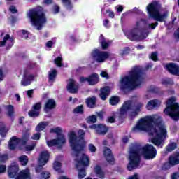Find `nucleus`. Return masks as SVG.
Listing matches in <instances>:
<instances>
[{
    "mask_svg": "<svg viewBox=\"0 0 179 179\" xmlns=\"http://www.w3.org/2000/svg\"><path fill=\"white\" fill-rule=\"evenodd\" d=\"M22 38L27 40L29 38V32L26 30H22Z\"/></svg>",
    "mask_w": 179,
    "mask_h": 179,
    "instance_id": "338daca9",
    "label": "nucleus"
},
{
    "mask_svg": "<svg viewBox=\"0 0 179 179\" xmlns=\"http://www.w3.org/2000/svg\"><path fill=\"white\" fill-rule=\"evenodd\" d=\"M141 152L145 160H152L156 157L157 150L152 144H146L143 147L139 144H134L130 148L127 170L132 171L141 164Z\"/></svg>",
    "mask_w": 179,
    "mask_h": 179,
    "instance_id": "f03ea898",
    "label": "nucleus"
},
{
    "mask_svg": "<svg viewBox=\"0 0 179 179\" xmlns=\"http://www.w3.org/2000/svg\"><path fill=\"white\" fill-rule=\"evenodd\" d=\"M92 57L96 62H104L110 57L108 52L100 51L98 49L94 50Z\"/></svg>",
    "mask_w": 179,
    "mask_h": 179,
    "instance_id": "4468645a",
    "label": "nucleus"
},
{
    "mask_svg": "<svg viewBox=\"0 0 179 179\" xmlns=\"http://www.w3.org/2000/svg\"><path fill=\"white\" fill-rule=\"evenodd\" d=\"M53 169L56 171H59L61 170V162L56 161L53 164Z\"/></svg>",
    "mask_w": 179,
    "mask_h": 179,
    "instance_id": "864d4df0",
    "label": "nucleus"
},
{
    "mask_svg": "<svg viewBox=\"0 0 179 179\" xmlns=\"http://www.w3.org/2000/svg\"><path fill=\"white\" fill-rule=\"evenodd\" d=\"M103 156L110 166H114L115 164V159H114V155L111 152V149L108 147H104L103 149Z\"/></svg>",
    "mask_w": 179,
    "mask_h": 179,
    "instance_id": "2eb2a0df",
    "label": "nucleus"
},
{
    "mask_svg": "<svg viewBox=\"0 0 179 179\" xmlns=\"http://www.w3.org/2000/svg\"><path fill=\"white\" fill-rule=\"evenodd\" d=\"M157 99H153V100H150L148 102L147 105H146V108L147 110H153V108H155V107H157Z\"/></svg>",
    "mask_w": 179,
    "mask_h": 179,
    "instance_id": "72a5a7b5",
    "label": "nucleus"
},
{
    "mask_svg": "<svg viewBox=\"0 0 179 179\" xmlns=\"http://www.w3.org/2000/svg\"><path fill=\"white\" fill-rule=\"evenodd\" d=\"M27 178H30V172L26 170L21 171L15 178V179H27Z\"/></svg>",
    "mask_w": 179,
    "mask_h": 179,
    "instance_id": "2f4dec72",
    "label": "nucleus"
},
{
    "mask_svg": "<svg viewBox=\"0 0 179 179\" xmlns=\"http://www.w3.org/2000/svg\"><path fill=\"white\" fill-rule=\"evenodd\" d=\"M100 82V77L97 73H92L91 75L88 76V83L91 86H94V85H97Z\"/></svg>",
    "mask_w": 179,
    "mask_h": 179,
    "instance_id": "4be33fe9",
    "label": "nucleus"
},
{
    "mask_svg": "<svg viewBox=\"0 0 179 179\" xmlns=\"http://www.w3.org/2000/svg\"><path fill=\"white\" fill-rule=\"evenodd\" d=\"M33 80H34V75L29 74V70H24L23 78L21 80V85L22 86H29V85H31Z\"/></svg>",
    "mask_w": 179,
    "mask_h": 179,
    "instance_id": "dca6fc26",
    "label": "nucleus"
},
{
    "mask_svg": "<svg viewBox=\"0 0 179 179\" xmlns=\"http://www.w3.org/2000/svg\"><path fill=\"white\" fill-rule=\"evenodd\" d=\"M9 38H10V35L6 34L4 36L3 41H0V47H3Z\"/></svg>",
    "mask_w": 179,
    "mask_h": 179,
    "instance_id": "603ef678",
    "label": "nucleus"
},
{
    "mask_svg": "<svg viewBox=\"0 0 179 179\" xmlns=\"http://www.w3.org/2000/svg\"><path fill=\"white\" fill-rule=\"evenodd\" d=\"M148 92H150V93H155V94H159V93H160V89L155 86H151Z\"/></svg>",
    "mask_w": 179,
    "mask_h": 179,
    "instance_id": "09e8293b",
    "label": "nucleus"
},
{
    "mask_svg": "<svg viewBox=\"0 0 179 179\" xmlns=\"http://www.w3.org/2000/svg\"><path fill=\"white\" fill-rule=\"evenodd\" d=\"M110 93H111V88L110 86H104L99 89V97L101 100L103 101H106L107 100V96H110Z\"/></svg>",
    "mask_w": 179,
    "mask_h": 179,
    "instance_id": "f3484780",
    "label": "nucleus"
},
{
    "mask_svg": "<svg viewBox=\"0 0 179 179\" xmlns=\"http://www.w3.org/2000/svg\"><path fill=\"white\" fill-rule=\"evenodd\" d=\"M55 107H57V102H55V100L53 99H48L45 106H44V109L45 110H54V108H55Z\"/></svg>",
    "mask_w": 179,
    "mask_h": 179,
    "instance_id": "bb28decb",
    "label": "nucleus"
},
{
    "mask_svg": "<svg viewBox=\"0 0 179 179\" xmlns=\"http://www.w3.org/2000/svg\"><path fill=\"white\" fill-rule=\"evenodd\" d=\"M126 37L128 40H130V41H140V40H143V38L142 34H139L138 28H134L131 29L126 34Z\"/></svg>",
    "mask_w": 179,
    "mask_h": 179,
    "instance_id": "ddd939ff",
    "label": "nucleus"
},
{
    "mask_svg": "<svg viewBox=\"0 0 179 179\" xmlns=\"http://www.w3.org/2000/svg\"><path fill=\"white\" fill-rule=\"evenodd\" d=\"M50 134H56L57 138L56 139H52L47 141V145L49 148H52V146H62L66 142L65 140V136L62 134V129L61 127H57L56 128H52L50 130Z\"/></svg>",
    "mask_w": 179,
    "mask_h": 179,
    "instance_id": "6e6552de",
    "label": "nucleus"
},
{
    "mask_svg": "<svg viewBox=\"0 0 179 179\" xmlns=\"http://www.w3.org/2000/svg\"><path fill=\"white\" fill-rule=\"evenodd\" d=\"M129 52H131V48L125 47L120 52V57H125V55H128V54H129Z\"/></svg>",
    "mask_w": 179,
    "mask_h": 179,
    "instance_id": "a19ab883",
    "label": "nucleus"
},
{
    "mask_svg": "<svg viewBox=\"0 0 179 179\" xmlns=\"http://www.w3.org/2000/svg\"><path fill=\"white\" fill-rule=\"evenodd\" d=\"M99 43L101 47V50L103 51H106V50L110 47V43L107 42L106 37H104L103 34H101L100 36L99 37Z\"/></svg>",
    "mask_w": 179,
    "mask_h": 179,
    "instance_id": "b1692460",
    "label": "nucleus"
},
{
    "mask_svg": "<svg viewBox=\"0 0 179 179\" xmlns=\"http://www.w3.org/2000/svg\"><path fill=\"white\" fill-rule=\"evenodd\" d=\"M8 42L9 43H8L7 46H6V50H10L12 48V47H13V44H15V39L13 38H8Z\"/></svg>",
    "mask_w": 179,
    "mask_h": 179,
    "instance_id": "8fccbe9b",
    "label": "nucleus"
},
{
    "mask_svg": "<svg viewBox=\"0 0 179 179\" xmlns=\"http://www.w3.org/2000/svg\"><path fill=\"white\" fill-rule=\"evenodd\" d=\"M97 103V98L94 96L85 99V104L88 108H94Z\"/></svg>",
    "mask_w": 179,
    "mask_h": 179,
    "instance_id": "393cba45",
    "label": "nucleus"
},
{
    "mask_svg": "<svg viewBox=\"0 0 179 179\" xmlns=\"http://www.w3.org/2000/svg\"><path fill=\"white\" fill-rule=\"evenodd\" d=\"M58 72L55 69H52L49 71L48 82H55Z\"/></svg>",
    "mask_w": 179,
    "mask_h": 179,
    "instance_id": "473e14b6",
    "label": "nucleus"
},
{
    "mask_svg": "<svg viewBox=\"0 0 179 179\" xmlns=\"http://www.w3.org/2000/svg\"><path fill=\"white\" fill-rule=\"evenodd\" d=\"M55 64L57 65V66H59V68H61L62 66V57H57L54 60Z\"/></svg>",
    "mask_w": 179,
    "mask_h": 179,
    "instance_id": "de8ad7c7",
    "label": "nucleus"
},
{
    "mask_svg": "<svg viewBox=\"0 0 179 179\" xmlns=\"http://www.w3.org/2000/svg\"><path fill=\"white\" fill-rule=\"evenodd\" d=\"M50 160V152L48 151H42L40 154V157L38 159L39 165L35 169L36 173H41L43 171V166H45L48 161Z\"/></svg>",
    "mask_w": 179,
    "mask_h": 179,
    "instance_id": "9b49d317",
    "label": "nucleus"
},
{
    "mask_svg": "<svg viewBox=\"0 0 179 179\" xmlns=\"http://www.w3.org/2000/svg\"><path fill=\"white\" fill-rule=\"evenodd\" d=\"M164 113L165 115H168L173 121L179 120V104L176 102V98L172 96L167 100Z\"/></svg>",
    "mask_w": 179,
    "mask_h": 179,
    "instance_id": "0eeeda50",
    "label": "nucleus"
},
{
    "mask_svg": "<svg viewBox=\"0 0 179 179\" xmlns=\"http://www.w3.org/2000/svg\"><path fill=\"white\" fill-rule=\"evenodd\" d=\"M9 159V155L8 154H3L0 155V164H5Z\"/></svg>",
    "mask_w": 179,
    "mask_h": 179,
    "instance_id": "79ce46f5",
    "label": "nucleus"
},
{
    "mask_svg": "<svg viewBox=\"0 0 179 179\" xmlns=\"http://www.w3.org/2000/svg\"><path fill=\"white\" fill-rule=\"evenodd\" d=\"M100 76H101V78H106V79H110V76H108V73L104 71H102L101 72Z\"/></svg>",
    "mask_w": 179,
    "mask_h": 179,
    "instance_id": "052dcab7",
    "label": "nucleus"
},
{
    "mask_svg": "<svg viewBox=\"0 0 179 179\" xmlns=\"http://www.w3.org/2000/svg\"><path fill=\"white\" fill-rule=\"evenodd\" d=\"M88 149L90 152H91L92 153H96V151L97 150V148H96V146H94V145L92 143L88 145Z\"/></svg>",
    "mask_w": 179,
    "mask_h": 179,
    "instance_id": "13d9d810",
    "label": "nucleus"
},
{
    "mask_svg": "<svg viewBox=\"0 0 179 179\" xmlns=\"http://www.w3.org/2000/svg\"><path fill=\"white\" fill-rule=\"evenodd\" d=\"M132 131H150V134L154 136L150 139V142L155 146L161 148L164 146V142L169 138L167 129L163 122L152 116L140 119Z\"/></svg>",
    "mask_w": 179,
    "mask_h": 179,
    "instance_id": "f257e3e1",
    "label": "nucleus"
},
{
    "mask_svg": "<svg viewBox=\"0 0 179 179\" xmlns=\"http://www.w3.org/2000/svg\"><path fill=\"white\" fill-rule=\"evenodd\" d=\"M146 9L149 19H153L155 20V22L148 24V27L149 29H151V30H155V29L159 26V22L160 23H163V22L166 20L167 14L160 13V10H159V3L157 1L149 3L146 6Z\"/></svg>",
    "mask_w": 179,
    "mask_h": 179,
    "instance_id": "39448f33",
    "label": "nucleus"
},
{
    "mask_svg": "<svg viewBox=\"0 0 179 179\" xmlns=\"http://www.w3.org/2000/svg\"><path fill=\"white\" fill-rule=\"evenodd\" d=\"M121 90H135L137 87H141L142 85V69L139 66H135L129 71L128 75L120 80Z\"/></svg>",
    "mask_w": 179,
    "mask_h": 179,
    "instance_id": "7ed1b4c3",
    "label": "nucleus"
},
{
    "mask_svg": "<svg viewBox=\"0 0 179 179\" xmlns=\"http://www.w3.org/2000/svg\"><path fill=\"white\" fill-rule=\"evenodd\" d=\"M28 17L31 24L36 27V30H43V27L47 23L45 11L44 8L40 6L29 10Z\"/></svg>",
    "mask_w": 179,
    "mask_h": 179,
    "instance_id": "423d86ee",
    "label": "nucleus"
},
{
    "mask_svg": "<svg viewBox=\"0 0 179 179\" xmlns=\"http://www.w3.org/2000/svg\"><path fill=\"white\" fill-rule=\"evenodd\" d=\"M62 2L64 6H65L68 10H72L73 8V5L72 4L71 0H62Z\"/></svg>",
    "mask_w": 179,
    "mask_h": 179,
    "instance_id": "c9c22d12",
    "label": "nucleus"
},
{
    "mask_svg": "<svg viewBox=\"0 0 179 179\" xmlns=\"http://www.w3.org/2000/svg\"><path fill=\"white\" fill-rule=\"evenodd\" d=\"M106 13H108V16L109 17H111V19L114 18V16H115L114 12L111 11L110 9L106 10Z\"/></svg>",
    "mask_w": 179,
    "mask_h": 179,
    "instance_id": "69168bd1",
    "label": "nucleus"
},
{
    "mask_svg": "<svg viewBox=\"0 0 179 179\" xmlns=\"http://www.w3.org/2000/svg\"><path fill=\"white\" fill-rule=\"evenodd\" d=\"M141 24H143V26H146V24H148V20L142 18L139 21H137L136 23V27H141Z\"/></svg>",
    "mask_w": 179,
    "mask_h": 179,
    "instance_id": "49530a36",
    "label": "nucleus"
},
{
    "mask_svg": "<svg viewBox=\"0 0 179 179\" xmlns=\"http://www.w3.org/2000/svg\"><path fill=\"white\" fill-rule=\"evenodd\" d=\"M179 164V151L176 152L173 155H171L168 158V162L164 163L162 165L163 170H170L171 167Z\"/></svg>",
    "mask_w": 179,
    "mask_h": 179,
    "instance_id": "9d476101",
    "label": "nucleus"
},
{
    "mask_svg": "<svg viewBox=\"0 0 179 179\" xmlns=\"http://www.w3.org/2000/svg\"><path fill=\"white\" fill-rule=\"evenodd\" d=\"M107 122H109V124H114V122H115V117L114 116L108 117Z\"/></svg>",
    "mask_w": 179,
    "mask_h": 179,
    "instance_id": "680f3d73",
    "label": "nucleus"
},
{
    "mask_svg": "<svg viewBox=\"0 0 179 179\" xmlns=\"http://www.w3.org/2000/svg\"><path fill=\"white\" fill-rule=\"evenodd\" d=\"M66 87L69 93L71 94H75L79 91V85L76 84L75 80L73 78L69 80V83L67 85Z\"/></svg>",
    "mask_w": 179,
    "mask_h": 179,
    "instance_id": "6ab92c4d",
    "label": "nucleus"
},
{
    "mask_svg": "<svg viewBox=\"0 0 179 179\" xmlns=\"http://www.w3.org/2000/svg\"><path fill=\"white\" fill-rule=\"evenodd\" d=\"M9 10L11 12V13H17V10L15 6L11 5L9 8Z\"/></svg>",
    "mask_w": 179,
    "mask_h": 179,
    "instance_id": "774afa93",
    "label": "nucleus"
},
{
    "mask_svg": "<svg viewBox=\"0 0 179 179\" xmlns=\"http://www.w3.org/2000/svg\"><path fill=\"white\" fill-rule=\"evenodd\" d=\"M132 107V101H126L122 106L120 110L118 120L120 122H124L125 118H127V113L131 110Z\"/></svg>",
    "mask_w": 179,
    "mask_h": 179,
    "instance_id": "f8f14e48",
    "label": "nucleus"
},
{
    "mask_svg": "<svg viewBox=\"0 0 179 179\" xmlns=\"http://www.w3.org/2000/svg\"><path fill=\"white\" fill-rule=\"evenodd\" d=\"M94 171L99 178H106V173L103 171V169H101V166L96 165L95 167H94Z\"/></svg>",
    "mask_w": 179,
    "mask_h": 179,
    "instance_id": "cd10ccee",
    "label": "nucleus"
},
{
    "mask_svg": "<svg viewBox=\"0 0 179 179\" xmlns=\"http://www.w3.org/2000/svg\"><path fill=\"white\" fill-rule=\"evenodd\" d=\"M28 115L31 118H37L40 116V112L32 109L28 112Z\"/></svg>",
    "mask_w": 179,
    "mask_h": 179,
    "instance_id": "ea45409f",
    "label": "nucleus"
},
{
    "mask_svg": "<svg viewBox=\"0 0 179 179\" xmlns=\"http://www.w3.org/2000/svg\"><path fill=\"white\" fill-rule=\"evenodd\" d=\"M41 177L44 179H48L51 177V173L48 171H43L41 173Z\"/></svg>",
    "mask_w": 179,
    "mask_h": 179,
    "instance_id": "6e6d98bb",
    "label": "nucleus"
},
{
    "mask_svg": "<svg viewBox=\"0 0 179 179\" xmlns=\"http://www.w3.org/2000/svg\"><path fill=\"white\" fill-rule=\"evenodd\" d=\"M121 101V98L119 96L113 95L109 98V104L110 106H118Z\"/></svg>",
    "mask_w": 179,
    "mask_h": 179,
    "instance_id": "c756f323",
    "label": "nucleus"
},
{
    "mask_svg": "<svg viewBox=\"0 0 179 179\" xmlns=\"http://www.w3.org/2000/svg\"><path fill=\"white\" fill-rule=\"evenodd\" d=\"M76 164H78L79 167H80V166L83 167H87L89 164H90V159L89 158V156L86 155V154H83L80 159L78 161Z\"/></svg>",
    "mask_w": 179,
    "mask_h": 179,
    "instance_id": "412c9836",
    "label": "nucleus"
},
{
    "mask_svg": "<svg viewBox=\"0 0 179 179\" xmlns=\"http://www.w3.org/2000/svg\"><path fill=\"white\" fill-rule=\"evenodd\" d=\"M97 122V116H96L95 115H92L91 116H89L87 118V123H92V124H94Z\"/></svg>",
    "mask_w": 179,
    "mask_h": 179,
    "instance_id": "c03bdc74",
    "label": "nucleus"
},
{
    "mask_svg": "<svg viewBox=\"0 0 179 179\" xmlns=\"http://www.w3.org/2000/svg\"><path fill=\"white\" fill-rule=\"evenodd\" d=\"M47 122H41L36 127V131L38 132H41V131H44V129L47 127Z\"/></svg>",
    "mask_w": 179,
    "mask_h": 179,
    "instance_id": "e433bc0d",
    "label": "nucleus"
},
{
    "mask_svg": "<svg viewBox=\"0 0 179 179\" xmlns=\"http://www.w3.org/2000/svg\"><path fill=\"white\" fill-rule=\"evenodd\" d=\"M162 84L164 86H171V85H174V81L171 78H164L162 80Z\"/></svg>",
    "mask_w": 179,
    "mask_h": 179,
    "instance_id": "58836bf2",
    "label": "nucleus"
},
{
    "mask_svg": "<svg viewBox=\"0 0 179 179\" xmlns=\"http://www.w3.org/2000/svg\"><path fill=\"white\" fill-rule=\"evenodd\" d=\"M59 10H60V8L59 7L58 5H55L53 6V13H55V15H57V13H59Z\"/></svg>",
    "mask_w": 179,
    "mask_h": 179,
    "instance_id": "0e129e2a",
    "label": "nucleus"
},
{
    "mask_svg": "<svg viewBox=\"0 0 179 179\" xmlns=\"http://www.w3.org/2000/svg\"><path fill=\"white\" fill-rule=\"evenodd\" d=\"M178 148V144L176 142L169 143L165 148V153H171L173 150H176Z\"/></svg>",
    "mask_w": 179,
    "mask_h": 179,
    "instance_id": "c85d7f7f",
    "label": "nucleus"
},
{
    "mask_svg": "<svg viewBox=\"0 0 179 179\" xmlns=\"http://www.w3.org/2000/svg\"><path fill=\"white\" fill-rule=\"evenodd\" d=\"M0 135L1 138H5V136H6V128L5 127H1L0 128Z\"/></svg>",
    "mask_w": 179,
    "mask_h": 179,
    "instance_id": "4d7b16f0",
    "label": "nucleus"
},
{
    "mask_svg": "<svg viewBox=\"0 0 179 179\" xmlns=\"http://www.w3.org/2000/svg\"><path fill=\"white\" fill-rule=\"evenodd\" d=\"M83 113H84L83 105L78 106L73 110L74 114H83Z\"/></svg>",
    "mask_w": 179,
    "mask_h": 179,
    "instance_id": "37998d69",
    "label": "nucleus"
},
{
    "mask_svg": "<svg viewBox=\"0 0 179 179\" xmlns=\"http://www.w3.org/2000/svg\"><path fill=\"white\" fill-rule=\"evenodd\" d=\"M166 68L171 75H176V76H179V66L174 63H169L166 64Z\"/></svg>",
    "mask_w": 179,
    "mask_h": 179,
    "instance_id": "aec40b11",
    "label": "nucleus"
},
{
    "mask_svg": "<svg viewBox=\"0 0 179 179\" xmlns=\"http://www.w3.org/2000/svg\"><path fill=\"white\" fill-rule=\"evenodd\" d=\"M6 172V165L0 164V174H3Z\"/></svg>",
    "mask_w": 179,
    "mask_h": 179,
    "instance_id": "e2e57ef3",
    "label": "nucleus"
},
{
    "mask_svg": "<svg viewBox=\"0 0 179 179\" xmlns=\"http://www.w3.org/2000/svg\"><path fill=\"white\" fill-rule=\"evenodd\" d=\"M78 134L74 131H71L69 134V142L70 146L73 150V155L76 157H79V155L86 148V141H85V136H86V132L85 130L80 129L78 131Z\"/></svg>",
    "mask_w": 179,
    "mask_h": 179,
    "instance_id": "20e7f679",
    "label": "nucleus"
},
{
    "mask_svg": "<svg viewBox=\"0 0 179 179\" xmlns=\"http://www.w3.org/2000/svg\"><path fill=\"white\" fill-rule=\"evenodd\" d=\"M41 136V134L40 133H36L31 136V139H33L34 141H38L40 140Z\"/></svg>",
    "mask_w": 179,
    "mask_h": 179,
    "instance_id": "bf43d9fd",
    "label": "nucleus"
},
{
    "mask_svg": "<svg viewBox=\"0 0 179 179\" xmlns=\"http://www.w3.org/2000/svg\"><path fill=\"white\" fill-rule=\"evenodd\" d=\"M76 167L78 171V179H83L85 178V177H86V169L82 167L80 168V166H79V164H76Z\"/></svg>",
    "mask_w": 179,
    "mask_h": 179,
    "instance_id": "7c9ffc66",
    "label": "nucleus"
},
{
    "mask_svg": "<svg viewBox=\"0 0 179 179\" xmlns=\"http://www.w3.org/2000/svg\"><path fill=\"white\" fill-rule=\"evenodd\" d=\"M142 107H143V104H142L141 103H137L135 110L131 111L129 114V117L131 120H134L135 117H137L139 115V113H141V110H142Z\"/></svg>",
    "mask_w": 179,
    "mask_h": 179,
    "instance_id": "a878e982",
    "label": "nucleus"
},
{
    "mask_svg": "<svg viewBox=\"0 0 179 179\" xmlns=\"http://www.w3.org/2000/svg\"><path fill=\"white\" fill-rule=\"evenodd\" d=\"M36 148V143H33L31 145H27L25 146L24 149L26 152H31Z\"/></svg>",
    "mask_w": 179,
    "mask_h": 179,
    "instance_id": "5fc2aeb1",
    "label": "nucleus"
},
{
    "mask_svg": "<svg viewBox=\"0 0 179 179\" xmlns=\"http://www.w3.org/2000/svg\"><path fill=\"white\" fill-rule=\"evenodd\" d=\"M6 108L7 110V115L10 118H12L13 115H15V107L13 105H7L6 106Z\"/></svg>",
    "mask_w": 179,
    "mask_h": 179,
    "instance_id": "f704fd0d",
    "label": "nucleus"
},
{
    "mask_svg": "<svg viewBox=\"0 0 179 179\" xmlns=\"http://www.w3.org/2000/svg\"><path fill=\"white\" fill-rule=\"evenodd\" d=\"M30 139V134L25 132L22 134V138H17L16 136H13L8 142V148L10 150H15L16 146L21 143L23 146L27 144V142Z\"/></svg>",
    "mask_w": 179,
    "mask_h": 179,
    "instance_id": "1a4fd4ad",
    "label": "nucleus"
},
{
    "mask_svg": "<svg viewBox=\"0 0 179 179\" xmlns=\"http://www.w3.org/2000/svg\"><path fill=\"white\" fill-rule=\"evenodd\" d=\"M32 110L39 111L41 110V102H38L32 106Z\"/></svg>",
    "mask_w": 179,
    "mask_h": 179,
    "instance_id": "3c124183",
    "label": "nucleus"
},
{
    "mask_svg": "<svg viewBox=\"0 0 179 179\" xmlns=\"http://www.w3.org/2000/svg\"><path fill=\"white\" fill-rule=\"evenodd\" d=\"M9 178H16L19 174V165H10L7 170Z\"/></svg>",
    "mask_w": 179,
    "mask_h": 179,
    "instance_id": "a211bd4d",
    "label": "nucleus"
},
{
    "mask_svg": "<svg viewBox=\"0 0 179 179\" xmlns=\"http://www.w3.org/2000/svg\"><path fill=\"white\" fill-rule=\"evenodd\" d=\"M19 161L22 166H27V163H29V158L27 157V155H22L19 157Z\"/></svg>",
    "mask_w": 179,
    "mask_h": 179,
    "instance_id": "4c0bfd02",
    "label": "nucleus"
},
{
    "mask_svg": "<svg viewBox=\"0 0 179 179\" xmlns=\"http://www.w3.org/2000/svg\"><path fill=\"white\" fill-rule=\"evenodd\" d=\"M158 55L157 52H152L151 55H150V59H152V61H154L155 62H157V61H159Z\"/></svg>",
    "mask_w": 179,
    "mask_h": 179,
    "instance_id": "a18cd8bd",
    "label": "nucleus"
},
{
    "mask_svg": "<svg viewBox=\"0 0 179 179\" xmlns=\"http://www.w3.org/2000/svg\"><path fill=\"white\" fill-rule=\"evenodd\" d=\"M94 128H97V134L106 135L108 132V128L106 124H93Z\"/></svg>",
    "mask_w": 179,
    "mask_h": 179,
    "instance_id": "5701e85b",
    "label": "nucleus"
}]
</instances>
